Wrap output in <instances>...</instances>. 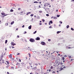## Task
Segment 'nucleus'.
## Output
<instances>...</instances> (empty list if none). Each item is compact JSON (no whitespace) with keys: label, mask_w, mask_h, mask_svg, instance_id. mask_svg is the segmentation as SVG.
<instances>
[{"label":"nucleus","mask_w":74,"mask_h":74,"mask_svg":"<svg viewBox=\"0 0 74 74\" xmlns=\"http://www.w3.org/2000/svg\"><path fill=\"white\" fill-rule=\"evenodd\" d=\"M42 21L43 22H44L45 21V20H44V19H42Z\"/></svg>","instance_id":"obj_26"},{"label":"nucleus","mask_w":74,"mask_h":74,"mask_svg":"<svg viewBox=\"0 0 74 74\" xmlns=\"http://www.w3.org/2000/svg\"><path fill=\"white\" fill-rule=\"evenodd\" d=\"M25 27V25H23L22 26V27Z\"/></svg>","instance_id":"obj_50"},{"label":"nucleus","mask_w":74,"mask_h":74,"mask_svg":"<svg viewBox=\"0 0 74 74\" xmlns=\"http://www.w3.org/2000/svg\"><path fill=\"white\" fill-rule=\"evenodd\" d=\"M41 45H45V44H46V43L45 42H41Z\"/></svg>","instance_id":"obj_2"},{"label":"nucleus","mask_w":74,"mask_h":74,"mask_svg":"<svg viewBox=\"0 0 74 74\" xmlns=\"http://www.w3.org/2000/svg\"><path fill=\"white\" fill-rule=\"evenodd\" d=\"M21 64H23H23H24V63H23V62H22L21 63Z\"/></svg>","instance_id":"obj_54"},{"label":"nucleus","mask_w":74,"mask_h":74,"mask_svg":"<svg viewBox=\"0 0 74 74\" xmlns=\"http://www.w3.org/2000/svg\"><path fill=\"white\" fill-rule=\"evenodd\" d=\"M2 59H3L2 58L0 60V62L1 61V60H2Z\"/></svg>","instance_id":"obj_56"},{"label":"nucleus","mask_w":74,"mask_h":74,"mask_svg":"<svg viewBox=\"0 0 74 74\" xmlns=\"http://www.w3.org/2000/svg\"><path fill=\"white\" fill-rule=\"evenodd\" d=\"M6 62H7L8 64H10V63H9V62H8V61H6Z\"/></svg>","instance_id":"obj_25"},{"label":"nucleus","mask_w":74,"mask_h":74,"mask_svg":"<svg viewBox=\"0 0 74 74\" xmlns=\"http://www.w3.org/2000/svg\"><path fill=\"white\" fill-rule=\"evenodd\" d=\"M35 52V53H37V51H33V52Z\"/></svg>","instance_id":"obj_44"},{"label":"nucleus","mask_w":74,"mask_h":74,"mask_svg":"<svg viewBox=\"0 0 74 74\" xmlns=\"http://www.w3.org/2000/svg\"><path fill=\"white\" fill-rule=\"evenodd\" d=\"M36 33H37V31H36L33 33V34H36Z\"/></svg>","instance_id":"obj_21"},{"label":"nucleus","mask_w":74,"mask_h":74,"mask_svg":"<svg viewBox=\"0 0 74 74\" xmlns=\"http://www.w3.org/2000/svg\"><path fill=\"white\" fill-rule=\"evenodd\" d=\"M61 32V31H58L57 32V34H59V33H60Z\"/></svg>","instance_id":"obj_13"},{"label":"nucleus","mask_w":74,"mask_h":74,"mask_svg":"<svg viewBox=\"0 0 74 74\" xmlns=\"http://www.w3.org/2000/svg\"><path fill=\"white\" fill-rule=\"evenodd\" d=\"M60 64H61V65H62V64H63V63H62V62H61V63H60Z\"/></svg>","instance_id":"obj_47"},{"label":"nucleus","mask_w":74,"mask_h":74,"mask_svg":"<svg viewBox=\"0 0 74 74\" xmlns=\"http://www.w3.org/2000/svg\"><path fill=\"white\" fill-rule=\"evenodd\" d=\"M39 25H42V23H40V24H39Z\"/></svg>","instance_id":"obj_58"},{"label":"nucleus","mask_w":74,"mask_h":74,"mask_svg":"<svg viewBox=\"0 0 74 74\" xmlns=\"http://www.w3.org/2000/svg\"><path fill=\"white\" fill-rule=\"evenodd\" d=\"M18 10H21V8H19L18 9Z\"/></svg>","instance_id":"obj_59"},{"label":"nucleus","mask_w":74,"mask_h":74,"mask_svg":"<svg viewBox=\"0 0 74 74\" xmlns=\"http://www.w3.org/2000/svg\"><path fill=\"white\" fill-rule=\"evenodd\" d=\"M69 27V25H68L66 26V28L68 29V28Z\"/></svg>","instance_id":"obj_17"},{"label":"nucleus","mask_w":74,"mask_h":74,"mask_svg":"<svg viewBox=\"0 0 74 74\" xmlns=\"http://www.w3.org/2000/svg\"><path fill=\"white\" fill-rule=\"evenodd\" d=\"M28 29H32V25H30V26L28 27Z\"/></svg>","instance_id":"obj_4"},{"label":"nucleus","mask_w":74,"mask_h":74,"mask_svg":"<svg viewBox=\"0 0 74 74\" xmlns=\"http://www.w3.org/2000/svg\"><path fill=\"white\" fill-rule=\"evenodd\" d=\"M37 53H38V54H40V52H37Z\"/></svg>","instance_id":"obj_53"},{"label":"nucleus","mask_w":74,"mask_h":74,"mask_svg":"<svg viewBox=\"0 0 74 74\" xmlns=\"http://www.w3.org/2000/svg\"><path fill=\"white\" fill-rule=\"evenodd\" d=\"M63 67L64 69H65V68H66V67H65L64 66Z\"/></svg>","instance_id":"obj_57"},{"label":"nucleus","mask_w":74,"mask_h":74,"mask_svg":"<svg viewBox=\"0 0 74 74\" xmlns=\"http://www.w3.org/2000/svg\"><path fill=\"white\" fill-rule=\"evenodd\" d=\"M26 33H27V32L26 31H25L24 32V34H26Z\"/></svg>","instance_id":"obj_33"},{"label":"nucleus","mask_w":74,"mask_h":74,"mask_svg":"<svg viewBox=\"0 0 74 74\" xmlns=\"http://www.w3.org/2000/svg\"><path fill=\"white\" fill-rule=\"evenodd\" d=\"M51 18L52 19H55V17H53V16H52V17H51Z\"/></svg>","instance_id":"obj_20"},{"label":"nucleus","mask_w":74,"mask_h":74,"mask_svg":"<svg viewBox=\"0 0 74 74\" xmlns=\"http://www.w3.org/2000/svg\"><path fill=\"white\" fill-rule=\"evenodd\" d=\"M34 3H38V2L37 1H34Z\"/></svg>","instance_id":"obj_16"},{"label":"nucleus","mask_w":74,"mask_h":74,"mask_svg":"<svg viewBox=\"0 0 74 74\" xmlns=\"http://www.w3.org/2000/svg\"><path fill=\"white\" fill-rule=\"evenodd\" d=\"M49 25H51V23H49Z\"/></svg>","instance_id":"obj_60"},{"label":"nucleus","mask_w":74,"mask_h":74,"mask_svg":"<svg viewBox=\"0 0 74 74\" xmlns=\"http://www.w3.org/2000/svg\"><path fill=\"white\" fill-rule=\"evenodd\" d=\"M64 57H62V60H64Z\"/></svg>","instance_id":"obj_12"},{"label":"nucleus","mask_w":74,"mask_h":74,"mask_svg":"<svg viewBox=\"0 0 74 74\" xmlns=\"http://www.w3.org/2000/svg\"><path fill=\"white\" fill-rule=\"evenodd\" d=\"M9 67H10V65H9L8 64L7 66H6V69H8V68Z\"/></svg>","instance_id":"obj_5"},{"label":"nucleus","mask_w":74,"mask_h":74,"mask_svg":"<svg viewBox=\"0 0 74 74\" xmlns=\"http://www.w3.org/2000/svg\"><path fill=\"white\" fill-rule=\"evenodd\" d=\"M11 47L12 48H15V47H14V46H12V45Z\"/></svg>","instance_id":"obj_28"},{"label":"nucleus","mask_w":74,"mask_h":74,"mask_svg":"<svg viewBox=\"0 0 74 74\" xmlns=\"http://www.w3.org/2000/svg\"><path fill=\"white\" fill-rule=\"evenodd\" d=\"M29 64H30V65H31V64H32V63H29Z\"/></svg>","instance_id":"obj_43"},{"label":"nucleus","mask_w":74,"mask_h":74,"mask_svg":"<svg viewBox=\"0 0 74 74\" xmlns=\"http://www.w3.org/2000/svg\"><path fill=\"white\" fill-rule=\"evenodd\" d=\"M63 68H62V67H61V68H60V70H63Z\"/></svg>","instance_id":"obj_24"},{"label":"nucleus","mask_w":74,"mask_h":74,"mask_svg":"<svg viewBox=\"0 0 74 74\" xmlns=\"http://www.w3.org/2000/svg\"><path fill=\"white\" fill-rule=\"evenodd\" d=\"M51 69H53V67L52 66H51Z\"/></svg>","instance_id":"obj_40"},{"label":"nucleus","mask_w":74,"mask_h":74,"mask_svg":"<svg viewBox=\"0 0 74 74\" xmlns=\"http://www.w3.org/2000/svg\"><path fill=\"white\" fill-rule=\"evenodd\" d=\"M44 6L45 7H47V6H48V4L47 3H46V4L44 5Z\"/></svg>","instance_id":"obj_7"},{"label":"nucleus","mask_w":74,"mask_h":74,"mask_svg":"<svg viewBox=\"0 0 74 74\" xmlns=\"http://www.w3.org/2000/svg\"><path fill=\"white\" fill-rule=\"evenodd\" d=\"M64 56V57H65V58H66V57H67V56H66V55H65V56Z\"/></svg>","instance_id":"obj_46"},{"label":"nucleus","mask_w":74,"mask_h":74,"mask_svg":"<svg viewBox=\"0 0 74 74\" xmlns=\"http://www.w3.org/2000/svg\"><path fill=\"white\" fill-rule=\"evenodd\" d=\"M1 15H3V16H4V14H5V13H4V12L1 13Z\"/></svg>","instance_id":"obj_10"},{"label":"nucleus","mask_w":74,"mask_h":74,"mask_svg":"<svg viewBox=\"0 0 74 74\" xmlns=\"http://www.w3.org/2000/svg\"><path fill=\"white\" fill-rule=\"evenodd\" d=\"M71 30H72V31H74V29H73V28H71Z\"/></svg>","instance_id":"obj_18"},{"label":"nucleus","mask_w":74,"mask_h":74,"mask_svg":"<svg viewBox=\"0 0 74 74\" xmlns=\"http://www.w3.org/2000/svg\"><path fill=\"white\" fill-rule=\"evenodd\" d=\"M54 27H56V25L54 24Z\"/></svg>","instance_id":"obj_55"},{"label":"nucleus","mask_w":74,"mask_h":74,"mask_svg":"<svg viewBox=\"0 0 74 74\" xmlns=\"http://www.w3.org/2000/svg\"><path fill=\"white\" fill-rule=\"evenodd\" d=\"M73 60V59H71V61H72Z\"/></svg>","instance_id":"obj_62"},{"label":"nucleus","mask_w":74,"mask_h":74,"mask_svg":"<svg viewBox=\"0 0 74 74\" xmlns=\"http://www.w3.org/2000/svg\"><path fill=\"white\" fill-rule=\"evenodd\" d=\"M49 71L50 72H51V70L49 69Z\"/></svg>","instance_id":"obj_52"},{"label":"nucleus","mask_w":74,"mask_h":74,"mask_svg":"<svg viewBox=\"0 0 74 74\" xmlns=\"http://www.w3.org/2000/svg\"><path fill=\"white\" fill-rule=\"evenodd\" d=\"M19 62H21V59H19Z\"/></svg>","instance_id":"obj_39"},{"label":"nucleus","mask_w":74,"mask_h":74,"mask_svg":"<svg viewBox=\"0 0 74 74\" xmlns=\"http://www.w3.org/2000/svg\"><path fill=\"white\" fill-rule=\"evenodd\" d=\"M55 73V71H53L52 72V73Z\"/></svg>","instance_id":"obj_42"},{"label":"nucleus","mask_w":74,"mask_h":74,"mask_svg":"<svg viewBox=\"0 0 74 74\" xmlns=\"http://www.w3.org/2000/svg\"><path fill=\"white\" fill-rule=\"evenodd\" d=\"M42 11H39V12H40V13H42Z\"/></svg>","instance_id":"obj_35"},{"label":"nucleus","mask_w":74,"mask_h":74,"mask_svg":"<svg viewBox=\"0 0 74 74\" xmlns=\"http://www.w3.org/2000/svg\"><path fill=\"white\" fill-rule=\"evenodd\" d=\"M17 55H20V53H18L17 54Z\"/></svg>","instance_id":"obj_36"},{"label":"nucleus","mask_w":74,"mask_h":74,"mask_svg":"<svg viewBox=\"0 0 74 74\" xmlns=\"http://www.w3.org/2000/svg\"><path fill=\"white\" fill-rule=\"evenodd\" d=\"M14 23V21H13L10 23L11 25H13Z\"/></svg>","instance_id":"obj_8"},{"label":"nucleus","mask_w":74,"mask_h":74,"mask_svg":"<svg viewBox=\"0 0 74 74\" xmlns=\"http://www.w3.org/2000/svg\"><path fill=\"white\" fill-rule=\"evenodd\" d=\"M14 44V42H12L11 43V45H12V44Z\"/></svg>","instance_id":"obj_38"},{"label":"nucleus","mask_w":74,"mask_h":74,"mask_svg":"<svg viewBox=\"0 0 74 74\" xmlns=\"http://www.w3.org/2000/svg\"><path fill=\"white\" fill-rule=\"evenodd\" d=\"M71 58V56H69V59H70Z\"/></svg>","instance_id":"obj_37"},{"label":"nucleus","mask_w":74,"mask_h":74,"mask_svg":"<svg viewBox=\"0 0 74 74\" xmlns=\"http://www.w3.org/2000/svg\"><path fill=\"white\" fill-rule=\"evenodd\" d=\"M38 19H39L40 18V16H38Z\"/></svg>","instance_id":"obj_64"},{"label":"nucleus","mask_w":74,"mask_h":74,"mask_svg":"<svg viewBox=\"0 0 74 74\" xmlns=\"http://www.w3.org/2000/svg\"><path fill=\"white\" fill-rule=\"evenodd\" d=\"M7 74H9V72H7Z\"/></svg>","instance_id":"obj_61"},{"label":"nucleus","mask_w":74,"mask_h":74,"mask_svg":"<svg viewBox=\"0 0 74 74\" xmlns=\"http://www.w3.org/2000/svg\"><path fill=\"white\" fill-rule=\"evenodd\" d=\"M17 38H19V36L18 35L17 36Z\"/></svg>","instance_id":"obj_41"},{"label":"nucleus","mask_w":74,"mask_h":74,"mask_svg":"<svg viewBox=\"0 0 74 74\" xmlns=\"http://www.w3.org/2000/svg\"><path fill=\"white\" fill-rule=\"evenodd\" d=\"M29 14H31V12H27L26 14L27 15H28Z\"/></svg>","instance_id":"obj_6"},{"label":"nucleus","mask_w":74,"mask_h":74,"mask_svg":"<svg viewBox=\"0 0 74 74\" xmlns=\"http://www.w3.org/2000/svg\"><path fill=\"white\" fill-rule=\"evenodd\" d=\"M8 15V14H4V16H3V17L5 16H7V15Z\"/></svg>","instance_id":"obj_34"},{"label":"nucleus","mask_w":74,"mask_h":74,"mask_svg":"<svg viewBox=\"0 0 74 74\" xmlns=\"http://www.w3.org/2000/svg\"><path fill=\"white\" fill-rule=\"evenodd\" d=\"M52 27V26L50 25V26L49 27V28L50 29H51V28H52V27Z\"/></svg>","instance_id":"obj_22"},{"label":"nucleus","mask_w":74,"mask_h":74,"mask_svg":"<svg viewBox=\"0 0 74 74\" xmlns=\"http://www.w3.org/2000/svg\"><path fill=\"white\" fill-rule=\"evenodd\" d=\"M5 25L6 26H8V23H6L5 24Z\"/></svg>","instance_id":"obj_27"},{"label":"nucleus","mask_w":74,"mask_h":74,"mask_svg":"<svg viewBox=\"0 0 74 74\" xmlns=\"http://www.w3.org/2000/svg\"><path fill=\"white\" fill-rule=\"evenodd\" d=\"M12 45H13V46H14V45H16V44L15 43H13Z\"/></svg>","instance_id":"obj_23"},{"label":"nucleus","mask_w":74,"mask_h":74,"mask_svg":"<svg viewBox=\"0 0 74 74\" xmlns=\"http://www.w3.org/2000/svg\"><path fill=\"white\" fill-rule=\"evenodd\" d=\"M60 16V15H57V17H58V18H59Z\"/></svg>","instance_id":"obj_19"},{"label":"nucleus","mask_w":74,"mask_h":74,"mask_svg":"<svg viewBox=\"0 0 74 74\" xmlns=\"http://www.w3.org/2000/svg\"><path fill=\"white\" fill-rule=\"evenodd\" d=\"M46 16H49V14H46Z\"/></svg>","instance_id":"obj_30"},{"label":"nucleus","mask_w":74,"mask_h":74,"mask_svg":"<svg viewBox=\"0 0 74 74\" xmlns=\"http://www.w3.org/2000/svg\"><path fill=\"white\" fill-rule=\"evenodd\" d=\"M14 11V10L12 9H11L10 10V12H13Z\"/></svg>","instance_id":"obj_14"},{"label":"nucleus","mask_w":74,"mask_h":74,"mask_svg":"<svg viewBox=\"0 0 74 74\" xmlns=\"http://www.w3.org/2000/svg\"><path fill=\"white\" fill-rule=\"evenodd\" d=\"M30 74H33V73L31 72V73H30Z\"/></svg>","instance_id":"obj_63"},{"label":"nucleus","mask_w":74,"mask_h":74,"mask_svg":"<svg viewBox=\"0 0 74 74\" xmlns=\"http://www.w3.org/2000/svg\"><path fill=\"white\" fill-rule=\"evenodd\" d=\"M35 40H40V37H37L35 39Z\"/></svg>","instance_id":"obj_3"},{"label":"nucleus","mask_w":74,"mask_h":74,"mask_svg":"<svg viewBox=\"0 0 74 74\" xmlns=\"http://www.w3.org/2000/svg\"><path fill=\"white\" fill-rule=\"evenodd\" d=\"M7 42H8V40H5V44H7Z\"/></svg>","instance_id":"obj_15"},{"label":"nucleus","mask_w":74,"mask_h":74,"mask_svg":"<svg viewBox=\"0 0 74 74\" xmlns=\"http://www.w3.org/2000/svg\"><path fill=\"white\" fill-rule=\"evenodd\" d=\"M49 23H51V24H52V23H53V22H52V21H50Z\"/></svg>","instance_id":"obj_9"},{"label":"nucleus","mask_w":74,"mask_h":74,"mask_svg":"<svg viewBox=\"0 0 74 74\" xmlns=\"http://www.w3.org/2000/svg\"><path fill=\"white\" fill-rule=\"evenodd\" d=\"M31 22H33V18H32L31 20Z\"/></svg>","instance_id":"obj_29"},{"label":"nucleus","mask_w":74,"mask_h":74,"mask_svg":"<svg viewBox=\"0 0 74 74\" xmlns=\"http://www.w3.org/2000/svg\"><path fill=\"white\" fill-rule=\"evenodd\" d=\"M12 60H14V58H12Z\"/></svg>","instance_id":"obj_51"},{"label":"nucleus","mask_w":74,"mask_h":74,"mask_svg":"<svg viewBox=\"0 0 74 74\" xmlns=\"http://www.w3.org/2000/svg\"><path fill=\"white\" fill-rule=\"evenodd\" d=\"M68 48H69V49H70L71 48H71L70 47H68Z\"/></svg>","instance_id":"obj_48"},{"label":"nucleus","mask_w":74,"mask_h":74,"mask_svg":"<svg viewBox=\"0 0 74 74\" xmlns=\"http://www.w3.org/2000/svg\"><path fill=\"white\" fill-rule=\"evenodd\" d=\"M48 41H51V39H49L48 40Z\"/></svg>","instance_id":"obj_32"},{"label":"nucleus","mask_w":74,"mask_h":74,"mask_svg":"<svg viewBox=\"0 0 74 74\" xmlns=\"http://www.w3.org/2000/svg\"><path fill=\"white\" fill-rule=\"evenodd\" d=\"M60 23H61L62 24V21H60Z\"/></svg>","instance_id":"obj_45"},{"label":"nucleus","mask_w":74,"mask_h":74,"mask_svg":"<svg viewBox=\"0 0 74 74\" xmlns=\"http://www.w3.org/2000/svg\"><path fill=\"white\" fill-rule=\"evenodd\" d=\"M33 15H34V14H32L30 15L31 16H33Z\"/></svg>","instance_id":"obj_31"},{"label":"nucleus","mask_w":74,"mask_h":74,"mask_svg":"<svg viewBox=\"0 0 74 74\" xmlns=\"http://www.w3.org/2000/svg\"><path fill=\"white\" fill-rule=\"evenodd\" d=\"M29 41H30V42H34L35 40L34 39L31 38L29 39Z\"/></svg>","instance_id":"obj_1"},{"label":"nucleus","mask_w":74,"mask_h":74,"mask_svg":"<svg viewBox=\"0 0 74 74\" xmlns=\"http://www.w3.org/2000/svg\"><path fill=\"white\" fill-rule=\"evenodd\" d=\"M12 54H10V55L9 56L10 58H12Z\"/></svg>","instance_id":"obj_11"},{"label":"nucleus","mask_w":74,"mask_h":74,"mask_svg":"<svg viewBox=\"0 0 74 74\" xmlns=\"http://www.w3.org/2000/svg\"><path fill=\"white\" fill-rule=\"evenodd\" d=\"M2 62L3 63H4V60H2Z\"/></svg>","instance_id":"obj_49"}]
</instances>
